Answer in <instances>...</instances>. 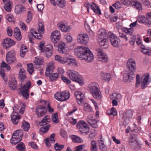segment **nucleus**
Wrapping results in <instances>:
<instances>
[{"label":"nucleus","mask_w":151,"mask_h":151,"mask_svg":"<svg viewBox=\"0 0 151 151\" xmlns=\"http://www.w3.org/2000/svg\"><path fill=\"white\" fill-rule=\"evenodd\" d=\"M75 55L80 60H85L87 63L91 62L94 59V56L92 52L87 48L80 46L74 50Z\"/></svg>","instance_id":"f257e3e1"},{"label":"nucleus","mask_w":151,"mask_h":151,"mask_svg":"<svg viewBox=\"0 0 151 151\" xmlns=\"http://www.w3.org/2000/svg\"><path fill=\"white\" fill-rule=\"evenodd\" d=\"M66 73L68 76L72 81L76 82L81 85L83 84V78L77 71L73 70H68Z\"/></svg>","instance_id":"f03ea898"},{"label":"nucleus","mask_w":151,"mask_h":151,"mask_svg":"<svg viewBox=\"0 0 151 151\" xmlns=\"http://www.w3.org/2000/svg\"><path fill=\"white\" fill-rule=\"evenodd\" d=\"M89 91L95 99L99 100L102 97V94L99 88V85L96 83H93L88 86Z\"/></svg>","instance_id":"7ed1b4c3"},{"label":"nucleus","mask_w":151,"mask_h":151,"mask_svg":"<svg viewBox=\"0 0 151 151\" xmlns=\"http://www.w3.org/2000/svg\"><path fill=\"white\" fill-rule=\"evenodd\" d=\"M81 134L83 135L88 134L89 132V129L87 123L83 120L79 121L76 125Z\"/></svg>","instance_id":"20e7f679"},{"label":"nucleus","mask_w":151,"mask_h":151,"mask_svg":"<svg viewBox=\"0 0 151 151\" xmlns=\"http://www.w3.org/2000/svg\"><path fill=\"white\" fill-rule=\"evenodd\" d=\"M31 86V84L30 82H27L21 88L20 92L23 97L26 99H27L29 98V90Z\"/></svg>","instance_id":"39448f33"},{"label":"nucleus","mask_w":151,"mask_h":151,"mask_svg":"<svg viewBox=\"0 0 151 151\" xmlns=\"http://www.w3.org/2000/svg\"><path fill=\"white\" fill-rule=\"evenodd\" d=\"M19 109L18 106H15L13 107V111L11 115V118L14 124H17L18 122V120L21 118L20 116L18 115V113H19Z\"/></svg>","instance_id":"423d86ee"},{"label":"nucleus","mask_w":151,"mask_h":151,"mask_svg":"<svg viewBox=\"0 0 151 151\" xmlns=\"http://www.w3.org/2000/svg\"><path fill=\"white\" fill-rule=\"evenodd\" d=\"M127 68L130 73H134L136 71V62L132 59H129L127 62Z\"/></svg>","instance_id":"0eeeda50"},{"label":"nucleus","mask_w":151,"mask_h":151,"mask_svg":"<svg viewBox=\"0 0 151 151\" xmlns=\"http://www.w3.org/2000/svg\"><path fill=\"white\" fill-rule=\"evenodd\" d=\"M97 53V56L99 61L105 63L108 62L109 59L108 56L101 50H98Z\"/></svg>","instance_id":"6e6552de"},{"label":"nucleus","mask_w":151,"mask_h":151,"mask_svg":"<svg viewBox=\"0 0 151 151\" xmlns=\"http://www.w3.org/2000/svg\"><path fill=\"white\" fill-rule=\"evenodd\" d=\"M148 73H145L141 77V88L143 89L145 88L150 83L151 78Z\"/></svg>","instance_id":"1a4fd4ad"},{"label":"nucleus","mask_w":151,"mask_h":151,"mask_svg":"<svg viewBox=\"0 0 151 151\" xmlns=\"http://www.w3.org/2000/svg\"><path fill=\"white\" fill-rule=\"evenodd\" d=\"M109 38L110 42L113 46L117 47L119 46L120 40L114 34H111L109 36Z\"/></svg>","instance_id":"9d476101"},{"label":"nucleus","mask_w":151,"mask_h":151,"mask_svg":"<svg viewBox=\"0 0 151 151\" xmlns=\"http://www.w3.org/2000/svg\"><path fill=\"white\" fill-rule=\"evenodd\" d=\"M133 114V111L130 110H128L125 112L122 118L124 124H127L129 123L132 118Z\"/></svg>","instance_id":"9b49d317"},{"label":"nucleus","mask_w":151,"mask_h":151,"mask_svg":"<svg viewBox=\"0 0 151 151\" xmlns=\"http://www.w3.org/2000/svg\"><path fill=\"white\" fill-rule=\"evenodd\" d=\"M15 52L12 50L6 54V61L8 64H11L14 62L16 60Z\"/></svg>","instance_id":"f8f14e48"},{"label":"nucleus","mask_w":151,"mask_h":151,"mask_svg":"<svg viewBox=\"0 0 151 151\" xmlns=\"http://www.w3.org/2000/svg\"><path fill=\"white\" fill-rule=\"evenodd\" d=\"M137 136L136 134L132 135L129 141V143L132 147L137 149L140 146L137 141Z\"/></svg>","instance_id":"ddd939ff"},{"label":"nucleus","mask_w":151,"mask_h":151,"mask_svg":"<svg viewBox=\"0 0 151 151\" xmlns=\"http://www.w3.org/2000/svg\"><path fill=\"white\" fill-rule=\"evenodd\" d=\"M36 113L39 117H42L44 116L47 112L46 108L45 106L39 105L36 108Z\"/></svg>","instance_id":"4468645a"},{"label":"nucleus","mask_w":151,"mask_h":151,"mask_svg":"<svg viewBox=\"0 0 151 151\" xmlns=\"http://www.w3.org/2000/svg\"><path fill=\"white\" fill-rule=\"evenodd\" d=\"M78 42L81 44H86L89 41L88 35L86 33L79 34L78 37Z\"/></svg>","instance_id":"2eb2a0df"},{"label":"nucleus","mask_w":151,"mask_h":151,"mask_svg":"<svg viewBox=\"0 0 151 151\" xmlns=\"http://www.w3.org/2000/svg\"><path fill=\"white\" fill-rule=\"evenodd\" d=\"M51 38L54 43H57L60 38V31L58 30L53 31L51 34Z\"/></svg>","instance_id":"dca6fc26"},{"label":"nucleus","mask_w":151,"mask_h":151,"mask_svg":"<svg viewBox=\"0 0 151 151\" xmlns=\"http://www.w3.org/2000/svg\"><path fill=\"white\" fill-rule=\"evenodd\" d=\"M64 64L68 66H76L77 65V63L76 60L74 58L69 56L65 57V59Z\"/></svg>","instance_id":"f3484780"},{"label":"nucleus","mask_w":151,"mask_h":151,"mask_svg":"<svg viewBox=\"0 0 151 151\" xmlns=\"http://www.w3.org/2000/svg\"><path fill=\"white\" fill-rule=\"evenodd\" d=\"M66 47V46L64 43L62 42H60L58 44V52L61 54H64L66 55H68Z\"/></svg>","instance_id":"a211bd4d"},{"label":"nucleus","mask_w":151,"mask_h":151,"mask_svg":"<svg viewBox=\"0 0 151 151\" xmlns=\"http://www.w3.org/2000/svg\"><path fill=\"white\" fill-rule=\"evenodd\" d=\"M15 44V42L9 38L5 39L3 43V45L4 47L7 49L14 45Z\"/></svg>","instance_id":"6ab92c4d"},{"label":"nucleus","mask_w":151,"mask_h":151,"mask_svg":"<svg viewBox=\"0 0 151 151\" xmlns=\"http://www.w3.org/2000/svg\"><path fill=\"white\" fill-rule=\"evenodd\" d=\"M92 4V5L90 3L87 4L88 12L89 11V7H90L95 13L99 15H101V12L99 7L98 6L96 5L93 2Z\"/></svg>","instance_id":"aec40b11"},{"label":"nucleus","mask_w":151,"mask_h":151,"mask_svg":"<svg viewBox=\"0 0 151 151\" xmlns=\"http://www.w3.org/2000/svg\"><path fill=\"white\" fill-rule=\"evenodd\" d=\"M42 52H44L47 58L50 57L53 52V47L51 45H48L44 48Z\"/></svg>","instance_id":"412c9836"},{"label":"nucleus","mask_w":151,"mask_h":151,"mask_svg":"<svg viewBox=\"0 0 151 151\" xmlns=\"http://www.w3.org/2000/svg\"><path fill=\"white\" fill-rule=\"evenodd\" d=\"M75 95L78 104L80 105H81L83 101V94L81 91H78L75 92Z\"/></svg>","instance_id":"4be33fe9"},{"label":"nucleus","mask_w":151,"mask_h":151,"mask_svg":"<svg viewBox=\"0 0 151 151\" xmlns=\"http://www.w3.org/2000/svg\"><path fill=\"white\" fill-rule=\"evenodd\" d=\"M140 23H142L147 26L151 25V22L145 18V16L143 15H139L137 20Z\"/></svg>","instance_id":"5701e85b"},{"label":"nucleus","mask_w":151,"mask_h":151,"mask_svg":"<svg viewBox=\"0 0 151 151\" xmlns=\"http://www.w3.org/2000/svg\"><path fill=\"white\" fill-rule=\"evenodd\" d=\"M55 68L54 63L53 62L49 63L47 66L45 72V75L47 76L52 73Z\"/></svg>","instance_id":"b1692460"},{"label":"nucleus","mask_w":151,"mask_h":151,"mask_svg":"<svg viewBox=\"0 0 151 151\" xmlns=\"http://www.w3.org/2000/svg\"><path fill=\"white\" fill-rule=\"evenodd\" d=\"M1 68H0V74L2 77L4 79L5 76V73L4 70H3L2 68H6L8 70H10L11 69L10 67L5 62L3 61L2 62L1 64Z\"/></svg>","instance_id":"393cba45"},{"label":"nucleus","mask_w":151,"mask_h":151,"mask_svg":"<svg viewBox=\"0 0 151 151\" xmlns=\"http://www.w3.org/2000/svg\"><path fill=\"white\" fill-rule=\"evenodd\" d=\"M98 40H101V39L107 38L106 31L103 29H101L98 32L97 34Z\"/></svg>","instance_id":"a878e982"},{"label":"nucleus","mask_w":151,"mask_h":151,"mask_svg":"<svg viewBox=\"0 0 151 151\" xmlns=\"http://www.w3.org/2000/svg\"><path fill=\"white\" fill-rule=\"evenodd\" d=\"M59 29L62 32H67L70 31V27L69 26H65L64 24L58 23L57 24Z\"/></svg>","instance_id":"bb28decb"},{"label":"nucleus","mask_w":151,"mask_h":151,"mask_svg":"<svg viewBox=\"0 0 151 151\" xmlns=\"http://www.w3.org/2000/svg\"><path fill=\"white\" fill-rule=\"evenodd\" d=\"M140 48L141 52L142 53L147 55H151V50L146 47L143 45H141Z\"/></svg>","instance_id":"cd10ccee"},{"label":"nucleus","mask_w":151,"mask_h":151,"mask_svg":"<svg viewBox=\"0 0 151 151\" xmlns=\"http://www.w3.org/2000/svg\"><path fill=\"white\" fill-rule=\"evenodd\" d=\"M26 73L24 69L22 68L20 69L19 75V78L21 82H24L27 78Z\"/></svg>","instance_id":"c85d7f7f"},{"label":"nucleus","mask_w":151,"mask_h":151,"mask_svg":"<svg viewBox=\"0 0 151 151\" xmlns=\"http://www.w3.org/2000/svg\"><path fill=\"white\" fill-rule=\"evenodd\" d=\"M99 142V147L100 150L101 151H106L107 147L104 144V141L102 139V137L100 138Z\"/></svg>","instance_id":"c756f323"},{"label":"nucleus","mask_w":151,"mask_h":151,"mask_svg":"<svg viewBox=\"0 0 151 151\" xmlns=\"http://www.w3.org/2000/svg\"><path fill=\"white\" fill-rule=\"evenodd\" d=\"M133 76H134V75L133 74L128 75L126 73L124 74L122 77L123 79V80L125 82H129L131 81L132 80H133Z\"/></svg>","instance_id":"7c9ffc66"},{"label":"nucleus","mask_w":151,"mask_h":151,"mask_svg":"<svg viewBox=\"0 0 151 151\" xmlns=\"http://www.w3.org/2000/svg\"><path fill=\"white\" fill-rule=\"evenodd\" d=\"M25 10L24 6L21 5H18L15 6V11L17 14H22V12Z\"/></svg>","instance_id":"2f4dec72"},{"label":"nucleus","mask_w":151,"mask_h":151,"mask_svg":"<svg viewBox=\"0 0 151 151\" xmlns=\"http://www.w3.org/2000/svg\"><path fill=\"white\" fill-rule=\"evenodd\" d=\"M30 32L35 38L39 40H41L42 38V35L41 34L37 33L35 29H31L30 30Z\"/></svg>","instance_id":"473e14b6"},{"label":"nucleus","mask_w":151,"mask_h":151,"mask_svg":"<svg viewBox=\"0 0 151 151\" xmlns=\"http://www.w3.org/2000/svg\"><path fill=\"white\" fill-rule=\"evenodd\" d=\"M50 120V116L47 115L45 116L42 120L39 122L40 125L41 126H43L49 123Z\"/></svg>","instance_id":"72a5a7b5"},{"label":"nucleus","mask_w":151,"mask_h":151,"mask_svg":"<svg viewBox=\"0 0 151 151\" xmlns=\"http://www.w3.org/2000/svg\"><path fill=\"white\" fill-rule=\"evenodd\" d=\"M62 101H65L69 99L70 98V95L68 91H61Z\"/></svg>","instance_id":"f704fd0d"},{"label":"nucleus","mask_w":151,"mask_h":151,"mask_svg":"<svg viewBox=\"0 0 151 151\" xmlns=\"http://www.w3.org/2000/svg\"><path fill=\"white\" fill-rule=\"evenodd\" d=\"M99 44L101 47H103L105 48H106L108 47V40L107 38L101 39L99 41L98 40Z\"/></svg>","instance_id":"c9c22d12"},{"label":"nucleus","mask_w":151,"mask_h":151,"mask_svg":"<svg viewBox=\"0 0 151 151\" xmlns=\"http://www.w3.org/2000/svg\"><path fill=\"white\" fill-rule=\"evenodd\" d=\"M9 87L10 89L15 90L16 89L17 83L16 81L15 78H13L9 84Z\"/></svg>","instance_id":"e433bc0d"},{"label":"nucleus","mask_w":151,"mask_h":151,"mask_svg":"<svg viewBox=\"0 0 151 151\" xmlns=\"http://www.w3.org/2000/svg\"><path fill=\"white\" fill-rule=\"evenodd\" d=\"M22 128L24 131L28 132L30 128V125L29 123L25 121H23L22 122Z\"/></svg>","instance_id":"4c0bfd02"},{"label":"nucleus","mask_w":151,"mask_h":151,"mask_svg":"<svg viewBox=\"0 0 151 151\" xmlns=\"http://www.w3.org/2000/svg\"><path fill=\"white\" fill-rule=\"evenodd\" d=\"M55 60L57 62L63 64H64L65 58L61 57L58 55H56L55 57Z\"/></svg>","instance_id":"58836bf2"},{"label":"nucleus","mask_w":151,"mask_h":151,"mask_svg":"<svg viewBox=\"0 0 151 151\" xmlns=\"http://www.w3.org/2000/svg\"><path fill=\"white\" fill-rule=\"evenodd\" d=\"M23 135V132L22 130H17L14 133L12 136L16 137H18L21 138V140H22V137Z\"/></svg>","instance_id":"ea45409f"},{"label":"nucleus","mask_w":151,"mask_h":151,"mask_svg":"<svg viewBox=\"0 0 151 151\" xmlns=\"http://www.w3.org/2000/svg\"><path fill=\"white\" fill-rule=\"evenodd\" d=\"M122 97L121 95L117 93H114L110 96L111 99H115L117 100L120 99Z\"/></svg>","instance_id":"a19ab883"},{"label":"nucleus","mask_w":151,"mask_h":151,"mask_svg":"<svg viewBox=\"0 0 151 151\" xmlns=\"http://www.w3.org/2000/svg\"><path fill=\"white\" fill-rule=\"evenodd\" d=\"M59 75L57 73H53L50 76V79L51 81H57L59 78Z\"/></svg>","instance_id":"79ce46f5"},{"label":"nucleus","mask_w":151,"mask_h":151,"mask_svg":"<svg viewBox=\"0 0 151 151\" xmlns=\"http://www.w3.org/2000/svg\"><path fill=\"white\" fill-rule=\"evenodd\" d=\"M83 110L86 112H91L92 110L91 106L88 104L84 103L83 104Z\"/></svg>","instance_id":"37998d69"},{"label":"nucleus","mask_w":151,"mask_h":151,"mask_svg":"<svg viewBox=\"0 0 151 151\" xmlns=\"http://www.w3.org/2000/svg\"><path fill=\"white\" fill-rule=\"evenodd\" d=\"M132 5L135 9L137 10H140L142 9V5L137 1H136L133 2Z\"/></svg>","instance_id":"c03bdc74"},{"label":"nucleus","mask_w":151,"mask_h":151,"mask_svg":"<svg viewBox=\"0 0 151 151\" xmlns=\"http://www.w3.org/2000/svg\"><path fill=\"white\" fill-rule=\"evenodd\" d=\"M50 127V124L42 127L40 129V132L42 134L46 133L49 129Z\"/></svg>","instance_id":"a18cd8bd"},{"label":"nucleus","mask_w":151,"mask_h":151,"mask_svg":"<svg viewBox=\"0 0 151 151\" xmlns=\"http://www.w3.org/2000/svg\"><path fill=\"white\" fill-rule=\"evenodd\" d=\"M91 151H98V148L96 141H92L91 143Z\"/></svg>","instance_id":"49530a36"},{"label":"nucleus","mask_w":151,"mask_h":151,"mask_svg":"<svg viewBox=\"0 0 151 151\" xmlns=\"http://www.w3.org/2000/svg\"><path fill=\"white\" fill-rule=\"evenodd\" d=\"M38 32L40 34H43L44 32L43 23V22H39L38 24Z\"/></svg>","instance_id":"de8ad7c7"},{"label":"nucleus","mask_w":151,"mask_h":151,"mask_svg":"<svg viewBox=\"0 0 151 151\" xmlns=\"http://www.w3.org/2000/svg\"><path fill=\"white\" fill-rule=\"evenodd\" d=\"M16 147L17 150L20 151H25V146L22 142L17 145Z\"/></svg>","instance_id":"09e8293b"},{"label":"nucleus","mask_w":151,"mask_h":151,"mask_svg":"<svg viewBox=\"0 0 151 151\" xmlns=\"http://www.w3.org/2000/svg\"><path fill=\"white\" fill-rule=\"evenodd\" d=\"M72 139L74 142L76 143H82L83 141L81 138L76 135H73Z\"/></svg>","instance_id":"8fccbe9b"},{"label":"nucleus","mask_w":151,"mask_h":151,"mask_svg":"<svg viewBox=\"0 0 151 151\" xmlns=\"http://www.w3.org/2000/svg\"><path fill=\"white\" fill-rule=\"evenodd\" d=\"M15 136H12V137L10 139V142L12 144L14 145L19 142L21 141V138L18 137H16Z\"/></svg>","instance_id":"3c124183"},{"label":"nucleus","mask_w":151,"mask_h":151,"mask_svg":"<svg viewBox=\"0 0 151 151\" xmlns=\"http://www.w3.org/2000/svg\"><path fill=\"white\" fill-rule=\"evenodd\" d=\"M35 64L36 65H41L43 63V60L42 58L36 57L34 61Z\"/></svg>","instance_id":"603ef678"},{"label":"nucleus","mask_w":151,"mask_h":151,"mask_svg":"<svg viewBox=\"0 0 151 151\" xmlns=\"http://www.w3.org/2000/svg\"><path fill=\"white\" fill-rule=\"evenodd\" d=\"M85 28L89 35L91 37H93L94 35V33L91 29L90 26H89L88 24H86Z\"/></svg>","instance_id":"864d4df0"},{"label":"nucleus","mask_w":151,"mask_h":151,"mask_svg":"<svg viewBox=\"0 0 151 151\" xmlns=\"http://www.w3.org/2000/svg\"><path fill=\"white\" fill-rule=\"evenodd\" d=\"M107 114L109 115H113L116 116L117 114V111L114 108H112L111 109L107 111Z\"/></svg>","instance_id":"5fc2aeb1"},{"label":"nucleus","mask_w":151,"mask_h":151,"mask_svg":"<svg viewBox=\"0 0 151 151\" xmlns=\"http://www.w3.org/2000/svg\"><path fill=\"white\" fill-rule=\"evenodd\" d=\"M27 70L30 75H31L34 72V68L32 63H30L27 65Z\"/></svg>","instance_id":"6e6d98bb"},{"label":"nucleus","mask_w":151,"mask_h":151,"mask_svg":"<svg viewBox=\"0 0 151 151\" xmlns=\"http://www.w3.org/2000/svg\"><path fill=\"white\" fill-rule=\"evenodd\" d=\"M102 76L103 79L107 81H109L111 78L110 75L109 73H103L102 74Z\"/></svg>","instance_id":"4d7b16f0"},{"label":"nucleus","mask_w":151,"mask_h":151,"mask_svg":"<svg viewBox=\"0 0 151 151\" xmlns=\"http://www.w3.org/2000/svg\"><path fill=\"white\" fill-rule=\"evenodd\" d=\"M98 121L96 120L95 119L90 121L88 123L89 124L90 126L93 128H96L98 126L97 125Z\"/></svg>","instance_id":"13d9d810"},{"label":"nucleus","mask_w":151,"mask_h":151,"mask_svg":"<svg viewBox=\"0 0 151 151\" xmlns=\"http://www.w3.org/2000/svg\"><path fill=\"white\" fill-rule=\"evenodd\" d=\"M54 97L58 101H62V99H61L62 98L61 92H57L55 94Z\"/></svg>","instance_id":"bf43d9fd"},{"label":"nucleus","mask_w":151,"mask_h":151,"mask_svg":"<svg viewBox=\"0 0 151 151\" xmlns=\"http://www.w3.org/2000/svg\"><path fill=\"white\" fill-rule=\"evenodd\" d=\"M124 30L125 33L127 35H132L133 34V29L132 28H124Z\"/></svg>","instance_id":"052dcab7"},{"label":"nucleus","mask_w":151,"mask_h":151,"mask_svg":"<svg viewBox=\"0 0 151 151\" xmlns=\"http://www.w3.org/2000/svg\"><path fill=\"white\" fill-rule=\"evenodd\" d=\"M52 122L55 123H58V114L57 113L52 114Z\"/></svg>","instance_id":"680f3d73"},{"label":"nucleus","mask_w":151,"mask_h":151,"mask_svg":"<svg viewBox=\"0 0 151 151\" xmlns=\"http://www.w3.org/2000/svg\"><path fill=\"white\" fill-rule=\"evenodd\" d=\"M64 145H59L58 143H55L54 145L55 149L56 151H60V150L64 147Z\"/></svg>","instance_id":"e2e57ef3"},{"label":"nucleus","mask_w":151,"mask_h":151,"mask_svg":"<svg viewBox=\"0 0 151 151\" xmlns=\"http://www.w3.org/2000/svg\"><path fill=\"white\" fill-rule=\"evenodd\" d=\"M58 2V5L60 7H64L66 4L65 0H57Z\"/></svg>","instance_id":"0e129e2a"},{"label":"nucleus","mask_w":151,"mask_h":151,"mask_svg":"<svg viewBox=\"0 0 151 151\" xmlns=\"http://www.w3.org/2000/svg\"><path fill=\"white\" fill-rule=\"evenodd\" d=\"M61 80L66 84H69L71 82V81L68 78L64 76L63 75H62L61 76Z\"/></svg>","instance_id":"69168bd1"},{"label":"nucleus","mask_w":151,"mask_h":151,"mask_svg":"<svg viewBox=\"0 0 151 151\" xmlns=\"http://www.w3.org/2000/svg\"><path fill=\"white\" fill-rule=\"evenodd\" d=\"M4 7L5 10L8 12H11L12 9L10 3L4 4Z\"/></svg>","instance_id":"338daca9"},{"label":"nucleus","mask_w":151,"mask_h":151,"mask_svg":"<svg viewBox=\"0 0 151 151\" xmlns=\"http://www.w3.org/2000/svg\"><path fill=\"white\" fill-rule=\"evenodd\" d=\"M32 14L30 11H28L27 12V19L26 20V22L29 23L32 20Z\"/></svg>","instance_id":"774afa93"}]
</instances>
